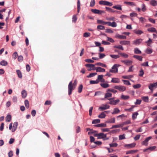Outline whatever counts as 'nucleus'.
I'll return each mask as SVG.
<instances>
[{"instance_id": "nucleus-1", "label": "nucleus", "mask_w": 157, "mask_h": 157, "mask_svg": "<svg viewBox=\"0 0 157 157\" xmlns=\"http://www.w3.org/2000/svg\"><path fill=\"white\" fill-rule=\"evenodd\" d=\"M97 22L98 24H101L103 25L107 24L108 26H111L113 27H115L117 26L116 22L114 21L111 23L110 22H105L102 20L98 19L97 20Z\"/></svg>"}, {"instance_id": "nucleus-2", "label": "nucleus", "mask_w": 157, "mask_h": 157, "mask_svg": "<svg viewBox=\"0 0 157 157\" xmlns=\"http://www.w3.org/2000/svg\"><path fill=\"white\" fill-rule=\"evenodd\" d=\"M121 65L118 64H115L112 67V68L109 70V72L112 73H116L118 72V67H120Z\"/></svg>"}, {"instance_id": "nucleus-3", "label": "nucleus", "mask_w": 157, "mask_h": 157, "mask_svg": "<svg viewBox=\"0 0 157 157\" xmlns=\"http://www.w3.org/2000/svg\"><path fill=\"white\" fill-rule=\"evenodd\" d=\"M75 88L74 85L72 84V81H71L68 85V91L69 95H70L72 91Z\"/></svg>"}, {"instance_id": "nucleus-4", "label": "nucleus", "mask_w": 157, "mask_h": 157, "mask_svg": "<svg viewBox=\"0 0 157 157\" xmlns=\"http://www.w3.org/2000/svg\"><path fill=\"white\" fill-rule=\"evenodd\" d=\"M95 136L98 137V139H103L104 140H108V138L105 139L106 137V134H105L103 133H100L95 134L94 135Z\"/></svg>"}, {"instance_id": "nucleus-5", "label": "nucleus", "mask_w": 157, "mask_h": 157, "mask_svg": "<svg viewBox=\"0 0 157 157\" xmlns=\"http://www.w3.org/2000/svg\"><path fill=\"white\" fill-rule=\"evenodd\" d=\"M113 98L108 99L110 101L109 103V104L111 105H116L120 101V100L119 99L113 100Z\"/></svg>"}, {"instance_id": "nucleus-6", "label": "nucleus", "mask_w": 157, "mask_h": 157, "mask_svg": "<svg viewBox=\"0 0 157 157\" xmlns=\"http://www.w3.org/2000/svg\"><path fill=\"white\" fill-rule=\"evenodd\" d=\"M86 67L88 68V70L90 71L92 70H96V67H95V65L93 64H87L85 65Z\"/></svg>"}, {"instance_id": "nucleus-7", "label": "nucleus", "mask_w": 157, "mask_h": 157, "mask_svg": "<svg viewBox=\"0 0 157 157\" xmlns=\"http://www.w3.org/2000/svg\"><path fill=\"white\" fill-rule=\"evenodd\" d=\"M99 4L100 5H103L109 6H111L113 5L112 3L106 1H99Z\"/></svg>"}, {"instance_id": "nucleus-8", "label": "nucleus", "mask_w": 157, "mask_h": 157, "mask_svg": "<svg viewBox=\"0 0 157 157\" xmlns=\"http://www.w3.org/2000/svg\"><path fill=\"white\" fill-rule=\"evenodd\" d=\"M114 88L121 91H124L126 90V87L122 86H115Z\"/></svg>"}, {"instance_id": "nucleus-9", "label": "nucleus", "mask_w": 157, "mask_h": 157, "mask_svg": "<svg viewBox=\"0 0 157 157\" xmlns=\"http://www.w3.org/2000/svg\"><path fill=\"white\" fill-rule=\"evenodd\" d=\"M157 87V82L153 83L150 84L148 86L149 89L152 92L153 88H156Z\"/></svg>"}, {"instance_id": "nucleus-10", "label": "nucleus", "mask_w": 157, "mask_h": 157, "mask_svg": "<svg viewBox=\"0 0 157 157\" xmlns=\"http://www.w3.org/2000/svg\"><path fill=\"white\" fill-rule=\"evenodd\" d=\"M91 11L94 13L100 14L105 13V12L103 11L99 10L97 9H91Z\"/></svg>"}, {"instance_id": "nucleus-11", "label": "nucleus", "mask_w": 157, "mask_h": 157, "mask_svg": "<svg viewBox=\"0 0 157 157\" xmlns=\"http://www.w3.org/2000/svg\"><path fill=\"white\" fill-rule=\"evenodd\" d=\"M121 62L127 66L130 65L132 63V62L129 60H121Z\"/></svg>"}, {"instance_id": "nucleus-12", "label": "nucleus", "mask_w": 157, "mask_h": 157, "mask_svg": "<svg viewBox=\"0 0 157 157\" xmlns=\"http://www.w3.org/2000/svg\"><path fill=\"white\" fill-rule=\"evenodd\" d=\"M152 138L151 136H149L146 138L145 140L142 142V145L145 146H147L148 145V142Z\"/></svg>"}, {"instance_id": "nucleus-13", "label": "nucleus", "mask_w": 157, "mask_h": 157, "mask_svg": "<svg viewBox=\"0 0 157 157\" xmlns=\"http://www.w3.org/2000/svg\"><path fill=\"white\" fill-rule=\"evenodd\" d=\"M18 124V123L17 122H15L13 123L12 128L11 130L12 132H14L16 130Z\"/></svg>"}, {"instance_id": "nucleus-14", "label": "nucleus", "mask_w": 157, "mask_h": 157, "mask_svg": "<svg viewBox=\"0 0 157 157\" xmlns=\"http://www.w3.org/2000/svg\"><path fill=\"white\" fill-rule=\"evenodd\" d=\"M156 147L155 146L150 147L147 149H145L144 150V152H147L148 150H150L151 151H152L155 150L156 148Z\"/></svg>"}, {"instance_id": "nucleus-15", "label": "nucleus", "mask_w": 157, "mask_h": 157, "mask_svg": "<svg viewBox=\"0 0 157 157\" xmlns=\"http://www.w3.org/2000/svg\"><path fill=\"white\" fill-rule=\"evenodd\" d=\"M94 126L97 127H106V124L105 123H101L95 124Z\"/></svg>"}, {"instance_id": "nucleus-16", "label": "nucleus", "mask_w": 157, "mask_h": 157, "mask_svg": "<svg viewBox=\"0 0 157 157\" xmlns=\"http://www.w3.org/2000/svg\"><path fill=\"white\" fill-rule=\"evenodd\" d=\"M111 82L113 83H119L120 80L118 78H112Z\"/></svg>"}, {"instance_id": "nucleus-17", "label": "nucleus", "mask_w": 157, "mask_h": 157, "mask_svg": "<svg viewBox=\"0 0 157 157\" xmlns=\"http://www.w3.org/2000/svg\"><path fill=\"white\" fill-rule=\"evenodd\" d=\"M96 70L97 72H104L105 71V69L100 67H96Z\"/></svg>"}, {"instance_id": "nucleus-18", "label": "nucleus", "mask_w": 157, "mask_h": 157, "mask_svg": "<svg viewBox=\"0 0 157 157\" xmlns=\"http://www.w3.org/2000/svg\"><path fill=\"white\" fill-rule=\"evenodd\" d=\"M120 44L122 45H128L130 44V42L126 40L121 41L120 42Z\"/></svg>"}, {"instance_id": "nucleus-19", "label": "nucleus", "mask_w": 157, "mask_h": 157, "mask_svg": "<svg viewBox=\"0 0 157 157\" xmlns=\"http://www.w3.org/2000/svg\"><path fill=\"white\" fill-rule=\"evenodd\" d=\"M123 126V124L122 123L121 124L115 125L112 126V127L111 128V129H113L114 128H121Z\"/></svg>"}, {"instance_id": "nucleus-20", "label": "nucleus", "mask_w": 157, "mask_h": 157, "mask_svg": "<svg viewBox=\"0 0 157 157\" xmlns=\"http://www.w3.org/2000/svg\"><path fill=\"white\" fill-rule=\"evenodd\" d=\"M109 108V106L107 105H105L104 107H99V109H101V111L105 110Z\"/></svg>"}, {"instance_id": "nucleus-21", "label": "nucleus", "mask_w": 157, "mask_h": 157, "mask_svg": "<svg viewBox=\"0 0 157 157\" xmlns=\"http://www.w3.org/2000/svg\"><path fill=\"white\" fill-rule=\"evenodd\" d=\"M115 122V118L113 117L111 118L108 120L106 122V123H114Z\"/></svg>"}, {"instance_id": "nucleus-22", "label": "nucleus", "mask_w": 157, "mask_h": 157, "mask_svg": "<svg viewBox=\"0 0 157 157\" xmlns=\"http://www.w3.org/2000/svg\"><path fill=\"white\" fill-rule=\"evenodd\" d=\"M124 3L128 5L131 6H136V4L133 2H124Z\"/></svg>"}, {"instance_id": "nucleus-23", "label": "nucleus", "mask_w": 157, "mask_h": 157, "mask_svg": "<svg viewBox=\"0 0 157 157\" xmlns=\"http://www.w3.org/2000/svg\"><path fill=\"white\" fill-rule=\"evenodd\" d=\"M77 12L78 13H79L80 10V3L79 0H78L77 2Z\"/></svg>"}, {"instance_id": "nucleus-24", "label": "nucleus", "mask_w": 157, "mask_h": 157, "mask_svg": "<svg viewBox=\"0 0 157 157\" xmlns=\"http://www.w3.org/2000/svg\"><path fill=\"white\" fill-rule=\"evenodd\" d=\"M133 57L140 61H142V60L143 57L141 56L135 55L133 56Z\"/></svg>"}, {"instance_id": "nucleus-25", "label": "nucleus", "mask_w": 157, "mask_h": 157, "mask_svg": "<svg viewBox=\"0 0 157 157\" xmlns=\"http://www.w3.org/2000/svg\"><path fill=\"white\" fill-rule=\"evenodd\" d=\"M116 37L121 39H126V37L125 36L117 34L116 36Z\"/></svg>"}, {"instance_id": "nucleus-26", "label": "nucleus", "mask_w": 157, "mask_h": 157, "mask_svg": "<svg viewBox=\"0 0 157 157\" xmlns=\"http://www.w3.org/2000/svg\"><path fill=\"white\" fill-rule=\"evenodd\" d=\"M113 8L114 9L121 10H122L121 6L120 5H117V6H113Z\"/></svg>"}, {"instance_id": "nucleus-27", "label": "nucleus", "mask_w": 157, "mask_h": 157, "mask_svg": "<svg viewBox=\"0 0 157 157\" xmlns=\"http://www.w3.org/2000/svg\"><path fill=\"white\" fill-rule=\"evenodd\" d=\"M137 151V150H135L128 151L126 152V154H133L136 152Z\"/></svg>"}, {"instance_id": "nucleus-28", "label": "nucleus", "mask_w": 157, "mask_h": 157, "mask_svg": "<svg viewBox=\"0 0 157 157\" xmlns=\"http://www.w3.org/2000/svg\"><path fill=\"white\" fill-rule=\"evenodd\" d=\"M105 116L106 115L105 112H102L98 116V117L100 118H105Z\"/></svg>"}, {"instance_id": "nucleus-29", "label": "nucleus", "mask_w": 157, "mask_h": 157, "mask_svg": "<svg viewBox=\"0 0 157 157\" xmlns=\"http://www.w3.org/2000/svg\"><path fill=\"white\" fill-rule=\"evenodd\" d=\"M135 145L136 144L135 143H132L130 144H127L125 146L128 147V148H131L135 147Z\"/></svg>"}, {"instance_id": "nucleus-30", "label": "nucleus", "mask_w": 157, "mask_h": 157, "mask_svg": "<svg viewBox=\"0 0 157 157\" xmlns=\"http://www.w3.org/2000/svg\"><path fill=\"white\" fill-rule=\"evenodd\" d=\"M95 65L99 66L104 67H107L106 65L105 64L100 62H98L96 63L95 64Z\"/></svg>"}, {"instance_id": "nucleus-31", "label": "nucleus", "mask_w": 157, "mask_h": 157, "mask_svg": "<svg viewBox=\"0 0 157 157\" xmlns=\"http://www.w3.org/2000/svg\"><path fill=\"white\" fill-rule=\"evenodd\" d=\"M142 40L141 39L136 40L134 41V43L135 44H140L142 41Z\"/></svg>"}, {"instance_id": "nucleus-32", "label": "nucleus", "mask_w": 157, "mask_h": 157, "mask_svg": "<svg viewBox=\"0 0 157 157\" xmlns=\"http://www.w3.org/2000/svg\"><path fill=\"white\" fill-rule=\"evenodd\" d=\"M22 97L23 98H25L27 96V93L25 90H23L21 92Z\"/></svg>"}, {"instance_id": "nucleus-33", "label": "nucleus", "mask_w": 157, "mask_h": 157, "mask_svg": "<svg viewBox=\"0 0 157 157\" xmlns=\"http://www.w3.org/2000/svg\"><path fill=\"white\" fill-rule=\"evenodd\" d=\"M101 86L103 88H106L109 86V85L107 83H103L100 84Z\"/></svg>"}, {"instance_id": "nucleus-34", "label": "nucleus", "mask_w": 157, "mask_h": 157, "mask_svg": "<svg viewBox=\"0 0 157 157\" xmlns=\"http://www.w3.org/2000/svg\"><path fill=\"white\" fill-rule=\"evenodd\" d=\"M16 71L18 77L21 78H22V75L21 71L19 70H17Z\"/></svg>"}, {"instance_id": "nucleus-35", "label": "nucleus", "mask_w": 157, "mask_h": 157, "mask_svg": "<svg viewBox=\"0 0 157 157\" xmlns=\"http://www.w3.org/2000/svg\"><path fill=\"white\" fill-rule=\"evenodd\" d=\"M114 111L112 113L113 114L117 113L120 112L119 109L117 108H114Z\"/></svg>"}, {"instance_id": "nucleus-36", "label": "nucleus", "mask_w": 157, "mask_h": 157, "mask_svg": "<svg viewBox=\"0 0 157 157\" xmlns=\"http://www.w3.org/2000/svg\"><path fill=\"white\" fill-rule=\"evenodd\" d=\"M97 29L98 30H104L105 29V27L102 25H99L97 26Z\"/></svg>"}, {"instance_id": "nucleus-37", "label": "nucleus", "mask_w": 157, "mask_h": 157, "mask_svg": "<svg viewBox=\"0 0 157 157\" xmlns=\"http://www.w3.org/2000/svg\"><path fill=\"white\" fill-rule=\"evenodd\" d=\"M150 3L154 6H156L157 5V2L155 0H151L150 1Z\"/></svg>"}, {"instance_id": "nucleus-38", "label": "nucleus", "mask_w": 157, "mask_h": 157, "mask_svg": "<svg viewBox=\"0 0 157 157\" xmlns=\"http://www.w3.org/2000/svg\"><path fill=\"white\" fill-rule=\"evenodd\" d=\"M147 31L155 33V32H156V29L154 28H149L147 29Z\"/></svg>"}, {"instance_id": "nucleus-39", "label": "nucleus", "mask_w": 157, "mask_h": 157, "mask_svg": "<svg viewBox=\"0 0 157 157\" xmlns=\"http://www.w3.org/2000/svg\"><path fill=\"white\" fill-rule=\"evenodd\" d=\"M6 121L7 122H10L11 119V116L10 115H8L6 118Z\"/></svg>"}, {"instance_id": "nucleus-40", "label": "nucleus", "mask_w": 157, "mask_h": 157, "mask_svg": "<svg viewBox=\"0 0 157 157\" xmlns=\"http://www.w3.org/2000/svg\"><path fill=\"white\" fill-rule=\"evenodd\" d=\"M134 53L136 54H140L141 53V52L138 48H135L134 49Z\"/></svg>"}, {"instance_id": "nucleus-41", "label": "nucleus", "mask_w": 157, "mask_h": 157, "mask_svg": "<svg viewBox=\"0 0 157 157\" xmlns=\"http://www.w3.org/2000/svg\"><path fill=\"white\" fill-rule=\"evenodd\" d=\"M142 98L143 100L145 102H147L148 101L149 98L147 96H144L142 97Z\"/></svg>"}, {"instance_id": "nucleus-42", "label": "nucleus", "mask_w": 157, "mask_h": 157, "mask_svg": "<svg viewBox=\"0 0 157 157\" xmlns=\"http://www.w3.org/2000/svg\"><path fill=\"white\" fill-rule=\"evenodd\" d=\"M83 88V86L82 84L80 85L78 88V92L79 93H81L82 90Z\"/></svg>"}, {"instance_id": "nucleus-43", "label": "nucleus", "mask_w": 157, "mask_h": 157, "mask_svg": "<svg viewBox=\"0 0 157 157\" xmlns=\"http://www.w3.org/2000/svg\"><path fill=\"white\" fill-rule=\"evenodd\" d=\"M112 96V94L109 93H107L105 94V98H107L111 97Z\"/></svg>"}, {"instance_id": "nucleus-44", "label": "nucleus", "mask_w": 157, "mask_h": 157, "mask_svg": "<svg viewBox=\"0 0 157 157\" xmlns=\"http://www.w3.org/2000/svg\"><path fill=\"white\" fill-rule=\"evenodd\" d=\"M114 48H116L117 49H121L122 50H124V48H123V47L121 45H115L114 46Z\"/></svg>"}, {"instance_id": "nucleus-45", "label": "nucleus", "mask_w": 157, "mask_h": 157, "mask_svg": "<svg viewBox=\"0 0 157 157\" xmlns=\"http://www.w3.org/2000/svg\"><path fill=\"white\" fill-rule=\"evenodd\" d=\"M138 115V113L137 112L134 113L132 115V118L133 120L135 119Z\"/></svg>"}, {"instance_id": "nucleus-46", "label": "nucleus", "mask_w": 157, "mask_h": 157, "mask_svg": "<svg viewBox=\"0 0 157 157\" xmlns=\"http://www.w3.org/2000/svg\"><path fill=\"white\" fill-rule=\"evenodd\" d=\"M145 52L147 54H150L152 53V50L151 48H147Z\"/></svg>"}, {"instance_id": "nucleus-47", "label": "nucleus", "mask_w": 157, "mask_h": 157, "mask_svg": "<svg viewBox=\"0 0 157 157\" xmlns=\"http://www.w3.org/2000/svg\"><path fill=\"white\" fill-rule=\"evenodd\" d=\"M134 32L136 34L138 35H140L143 33L142 31L140 30H138L136 31H134Z\"/></svg>"}, {"instance_id": "nucleus-48", "label": "nucleus", "mask_w": 157, "mask_h": 157, "mask_svg": "<svg viewBox=\"0 0 157 157\" xmlns=\"http://www.w3.org/2000/svg\"><path fill=\"white\" fill-rule=\"evenodd\" d=\"M0 64L2 66H6L7 65L8 63L6 61L2 60L0 62Z\"/></svg>"}, {"instance_id": "nucleus-49", "label": "nucleus", "mask_w": 157, "mask_h": 157, "mask_svg": "<svg viewBox=\"0 0 157 157\" xmlns=\"http://www.w3.org/2000/svg\"><path fill=\"white\" fill-rule=\"evenodd\" d=\"M122 81L124 82V84L127 85H130L131 83L128 80H122Z\"/></svg>"}, {"instance_id": "nucleus-50", "label": "nucleus", "mask_w": 157, "mask_h": 157, "mask_svg": "<svg viewBox=\"0 0 157 157\" xmlns=\"http://www.w3.org/2000/svg\"><path fill=\"white\" fill-rule=\"evenodd\" d=\"M97 74L96 73H91L89 75L87 76V77L88 78H91L94 76L95 75H97Z\"/></svg>"}, {"instance_id": "nucleus-51", "label": "nucleus", "mask_w": 157, "mask_h": 157, "mask_svg": "<svg viewBox=\"0 0 157 157\" xmlns=\"http://www.w3.org/2000/svg\"><path fill=\"white\" fill-rule=\"evenodd\" d=\"M100 119H95L93 120V121H92V124H97L100 123Z\"/></svg>"}, {"instance_id": "nucleus-52", "label": "nucleus", "mask_w": 157, "mask_h": 157, "mask_svg": "<svg viewBox=\"0 0 157 157\" xmlns=\"http://www.w3.org/2000/svg\"><path fill=\"white\" fill-rule=\"evenodd\" d=\"M25 104L26 107L28 109L29 107V103L28 100H25Z\"/></svg>"}, {"instance_id": "nucleus-53", "label": "nucleus", "mask_w": 157, "mask_h": 157, "mask_svg": "<svg viewBox=\"0 0 157 157\" xmlns=\"http://www.w3.org/2000/svg\"><path fill=\"white\" fill-rule=\"evenodd\" d=\"M119 54L121 55L122 57L125 58H127L128 56V55L124 53H120Z\"/></svg>"}, {"instance_id": "nucleus-54", "label": "nucleus", "mask_w": 157, "mask_h": 157, "mask_svg": "<svg viewBox=\"0 0 157 157\" xmlns=\"http://www.w3.org/2000/svg\"><path fill=\"white\" fill-rule=\"evenodd\" d=\"M129 97L128 96H126L124 95H122L121 96V98L124 99V100H127L129 98Z\"/></svg>"}, {"instance_id": "nucleus-55", "label": "nucleus", "mask_w": 157, "mask_h": 157, "mask_svg": "<svg viewBox=\"0 0 157 157\" xmlns=\"http://www.w3.org/2000/svg\"><path fill=\"white\" fill-rule=\"evenodd\" d=\"M110 56L113 58L115 59H117L120 57V56H119L115 55H110Z\"/></svg>"}, {"instance_id": "nucleus-56", "label": "nucleus", "mask_w": 157, "mask_h": 157, "mask_svg": "<svg viewBox=\"0 0 157 157\" xmlns=\"http://www.w3.org/2000/svg\"><path fill=\"white\" fill-rule=\"evenodd\" d=\"M144 74V70L142 69H141L139 71V75L140 77H142Z\"/></svg>"}, {"instance_id": "nucleus-57", "label": "nucleus", "mask_w": 157, "mask_h": 157, "mask_svg": "<svg viewBox=\"0 0 157 157\" xmlns=\"http://www.w3.org/2000/svg\"><path fill=\"white\" fill-rule=\"evenodd\" d=\"M146 10L147 9L145 5L144 4H142V5L141 10L143 12H145Z\"/></svg>"}, {"instance_id": "nucleus-58", "label": "nucleus", "mask_w": 157, "mask_h": 157, "mask_svg": "<svg viewBox=\"0 0 157 157\" xmlns=\"http://www.w3.org/2000/svg\"><path fill=\"white\" fill-rule=\"evenodd\" d=\"M95 3V0H91L90 2V7L94 6Z\"/></svg>"}, {"instance_id": "nucleus-59", "label": "nucleus", "mask_w": 157, "mask_h": 157, "mask_svg": "<svg viewBox=\"0 0 157 157\" xmlns=\"http://www.w3.org/2000/svg\"><path fill=\"white\" fill-rule=\"evenodd\" d=\"M99 58L100 59H101L103 58L105 56V55L104 53H99Z\"/></svg>"}, {"instance_id": "nucleus-60", "label": "nucleus", "mask_w": 157, "mask_h": 157, "mask_svg": "<svg viewBox=\"0 0 157 157\" xmlns=\"http://www.w3.org/2000/svg\"><path fill=\"white\" fill-rule=\"evenodd\" d=\"M118 144L116 143L110 144L109 146L110 147H117Z\"/></svg>"}, {"instance_id": "nucleus-61", "label": "nucleus", "mask_w": 157, "mask_h": 157, "mask_svg": "<svg viewBox=\"0 0 157 157\" xmlns=\"http://www.w3.org/2000/svg\"><path fill=\"white\" fill-rule=\"evenodd\" d=\"M90 33H84L83 36L85 37H87L90 36Z\"/></svg>"}, {"instance_id": "nucleus-62", "label": "nucleus", "mask_w": 157, "mask_h": 157, "mask_svg": "<svg viewBox=\"0 0 157 157\" xmlns=\"http://www.w3.org/2000/svg\"><path fill=\"white\" fill-rule=\"evenodd\" d=\"M141 86L140 84H138L133 86V87L134 89H138L140 88Z\"/></svg>"}, {"instance_id": "nucleus-63", "label": "nucleus", "mask_w": 157, "mask_h": 157, "mask_svg": "<svg viewBox=\"0 0 157 157\" xmlns=\"http://www.w3.org/2000/svg\"><path fill=\"white\" fill-rule=\"evenodd\" d=\"M17 52H14L12 55V57L13 59H15L17 57Z\"/></svg>"}, {"instance_id": "nucleus-64", "label": "nucleus", "mask_w": 157, "mask_h": 157, "mask_svg": "<svg viewBox=\"0 0 157 157\" xmlns=\"http://www.w3.org/2000/svg\"><path fill=\"white\" fill-rule=\"evenodd\" d=\"M146 43H147V45L148 46H150V45L152 43V40L150 38H149L148 40L146 41Z\"/></svg>"}]
</instances>
